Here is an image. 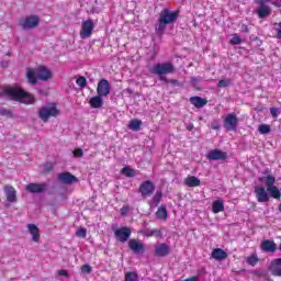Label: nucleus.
<instances>
[{
    "instance_id": "nucleus-1",
    "label": "nucleus",
    "mask_w": 281,
    "mask_h": 281,
    "mask_svg": "<svg viewBox=\"0 0 281 281\" xmlns=\"http://www.w3.org/2000/svg\"><path fill=\"white\" fill-rule=\"evenodd\" d=\"M2 94L5 95V98L13 100L14 102H23V104H35L36 98L34 94L26 92L21 87H12L8 86L3 88Z\"/></svg>"
},
{
    "instance_id": "nucleus-2",
    "label": "nucleus",
    "mask_w": 281,
    "mask_h": 281,
    "mask_svg": "<svg viewBox=\"0 0 281 281\" xmlns=\"http://www.w3.org/2000/svg\"><path fill=\"white\" fill-rule=\"evenodd\" d=\"M179 14H177V12H172L168 9H164L160 12V16H159V24L156 27V32L157 34L161 35L164 34V32L166 31V25H170L171 23H175L178 19Z\"/></svg>"
},
{
    "instance_id": "nucleus-3",
    "label": "nucleus",
    "mask_w": 281,
    "mask_h": 281,
    "mask_svg": "<svg viewBox=\"0 0 281 281\" xmlns=\"http://www.w3.org/2000/svg\"><path fill=\"white\" fill-rule=\"evenodd\" d=\"M58 115H60V111H58L56 103L44 105L38 110V117L44 123L49 122V117H58Z\"/></svg>"
},
{
    "instance_id": "nucleus-4",
    "label": "nucleus",
    "mask_w": 281,
    "mask_h": 281,
    "mask_svg": "<svg viewBox=\"0 0 281 281\" xmlns=\"http://www.w3.org/2000/svg\"><path fill=\"white\" fill-rule=\"evenodd\" d=\"M150 74L159 76L160 80H166V75L172 74L175 71V66L170 63L156 64L149 69Z\"/></svg>"
},
{
    "instance_id": "nucleus-5",
    "label": "nucleus",
    "mask_w": 281,
    "mask_h": 281,
    "mask_svg": "<svg viewBox=\"0 0 281 281\" xmlns=\"http://www.w3.org/2000/svg\"><path fill=\"white\" fill-rule=\"evenodd\" d=\"M38 23H41L38 15H29L19 21L22 30H34V27H38Z\"/></svg>"
},
{
    "instance_id": "nucleus-6",
    "label": "nucleus",
    "mask_w": 281,
    "mask_h": 281,
    "mask_svg": "<svg viewBox=\"0 0 281 281\" xmlns=\"http://www.w3.org/2000/svg\"><path fill=\"white\" fill-rule=\"evenodd\" d=\"M94 27H95V24H93V21L91 20L85 21L80 30L81 38H91V34H93Z\"/></svg>"
},
{
    "instance_id": "nucleus-7",
    "label": "nucleus",
    "mask_w": 281,
    "mask_h": 281,
    "mask_svg": "<svg viewBox=\"0 0 281 281\" xmlns=\"http://www.w3.org/2000/svg\"><path fill=\"white\" fill-rule=\"evenodd\" d=\"M25 190L31 194H41L47 191V184L46 183H29L26 184Z\"/></svg>"
},
{
    "instance_id": "nucleus-8",
    "label": "nucleus",
    "mask_w": 281,
    "mask_h": 281,
    "mask_svg": "<svg viewBox=\"0 0 281 281\" xmlns=\"http://www.w3.org/2000/svg\"><path fill=\"white\" fill-rule=\"evenodd\" d=\"M97 93L98 95H101L102 98L109 95L111 93V83H109V80L101 79L97 87Z\"/></svg>"
},
{
    "instance_id": "nucleus-9",
    "label": "nucleus",
    "mask_w": 281,
    "mask_h": 281,
    "mask_svg": "<svg viewBox=\"0 0 281 281\" xmlns=\"http://www.w3.org/2000/svg\"><path fill=\"white\" fill-rule=\"evenodd\" d=\"M255 194L258 203H268L269 199H271L269 191L265 187H255Z\"/></svg>"
},
{
    "instance_id": "nucleus-10",
    "label": "nucleus",
    "mask_w": 281,
    "mask_h": 281,
    "mask_svg": "<svg viewBox=\"0 0 281 281\" xmlns=\"http://www.w3.org/2000/svg\"><path fill=\"white\" fill-rule=\"evenodd\" d=\"M114 236L120 243H126L131 238V228L121 227L114 231Z\"/></svg>"
},
{
    "instance_id": "nucleus-11",
    "label": "nucleus",
    "mask_w": 281,
    "mask_h": 281,
    "mask_svg": "<svg viewBox=\"0 0 281 281\" xmlns=\"http://www.w3.org/2000/svg\"><path fill=\"white\" fill-rule=\"evenodd\" d=\"M139 192L142 196H151L153 192H155V183L150 180L143 182L139 186Z\"/></svg>"
},
{
    "instance_id": "nucleus-12",
    "label": "nucleus",
    "mask_w": 281,
    "mask_h": 281,
    "mask_svg": "<svg viewBox=\"0 0 281 281\" xmlns=\"http://www.w3.org/2000/svg\"><path fill=\"white\" fill-rule=\"evenodd\" d=\"M206 158L210 159V161L225 160L227 159V153L221 149H213L207 153Z\"/></svg>"
},
{
    "instance_id": "nucleus-13",
    "label": "nucleus",
    "mask_w": 281,
    "mask_h": 281,
    "mask_svg": "<svg viewBox=\"0 0 281 281\" xmlns=\"http://www.w3.org/2000/svg\"><path fill=\"white\" fill-rule=\"evenodd\" d=\"M4 194L8 203H16V189H14V187L10 184L4 186Z\"/></svg>"
},
{
    "instance_id": "nucleus-14",
    "label": "nucleus",
    "mask_w": 281,
    "mask_h": 281,
    "mask_svg": "<svg viewBox=\"0 0 281 281\" xmlns=\"http://www.w3.org/2000/svg\"><path fill=\"white\" fill-rule=\"evenodd\" d=\"M224 125L227 131H236V126H238V117L235 114H228L224 121Z\"/></svg>"
},
{
    "instance_id": "nucleus-15",
    "label": "nucleus",
    "mask_w": 281,
    "mask_h": 281,
    "mask_svg": "<svg viewBox=\"0 0 281 281\" xmlns=\"http://www.w3.org/2000/svg\"><path fill=\"white\" fill-rule=\"evenodd\" d=\"M36 76L38 80L47 81L52 79V70L47 67L41 66L36 70Z\"/></svg>"
},
{
    "instance_id": "nucleus-16",
    "label": "nucleus",
    "mask_w": 281,
    "mask_h": 281,
    "mask_svg": "<svg viewBox=\"0 0 281 281\" xmlns=\"http://www.w3.org/2000/svg\"><path fill=\"white\" fill-rule=\"evenodd\" d=\"M27 229L32 236L33 243H38L41 240V233L38 226H36L35 224H27Z\"/></svg>"
},
{
    "instance_id": "nucleus-17",
    "label": "nucleus",
    "mask_w": 281,
    "mask_h": 281,
    "mask_svg": "<svg viewBox=\"0 0 281 281\" xmlns=\"http://www.w3.org/2000/svg\"><path fill=\"white\" fill-rule=\"evenodd\" d=\"M128 246L134 254H144V244L137 241V239H131Z\"/></svg>"
},
{
    "instance_id": "nucleus-18",
    "label": "nucleus",
    "mask_w": 281,
    "mask_h": 281,
    "mask_svg": "<svg viewBox=\"0 0 281 281\" xmlns=\"http://www.w3.org/2000/svg\"><path fill=\"white\" fill-rule=\"evenodd\" d=\"M260 7L257 9V14L259 19H267V16L271 15V8L265 5V3L259 4Z\"/></svg>"
},
{
    "instance_id": "nucleus-19",
    "label": "nucleus",
    "mask_w": 281,
    "mask_h": 281,
    "mask_svg": "<svg viewBox=\"0 0 281 281\" xmlns=\"http://www.w3.org/2000/svg\"><path fill=\"white\" fill-rule=\"evenodd\" d=\"M261 249L263 251H268L270 254H273V252H276L277 245H276V243L273 240L267 239V240H263L261 243Z\"/></svg>"
},
{
    "instance_id": "nucleus-20",
    "label": "nucleus",
    "mask_w": 281,
    "mask_h": 281,
    "mask_svg": "<svg viewBox=\"0 0 281 281\" xmlns=\"http://www.w3.org/2000/svg\"><path fill=\"white\" fill-rule=\"evenodd\" d=\"M184 184H187L188 188H199V186H201V179L194 176H189L184 179Z\"/></svg>"
},
{
    "instance_id": "nucleus-21",
    "label": "nucleus",
    "mask_w": 281,
    "mask_h": 281,
    "mask_svg": "<svg viewBox=\"0 0 281 281\" xmlns=\"http://www.w3.org/2000/svg\"><path fill=\"white\" fill-rule=\"evenodd\" d=\"M170 254V247L166 244H160L156 246V256L164 258V256H168Z\"/></svg>"
},
{
    "instance_id": "nucleus-22",
    "label": "nucleus",
    "mask_w": 281,
    "mask_h": 281,
    "mask_svg": "<svg viewBox=\"0 0 281 281\" xmlns=\"http://www.w3.org/2000/svg\"><path fill=\"white\" fill-rule=\"evenodd\" d=\"M212 212H213V214H218L221 212H225V203L223 202V200H215L212 203Z\"/></svg>"
},
{
    "instance_id": "nucleus-23",
    "label": "nucleus",
    "mask_w": 281,
    "mask_h": 281,
    "mask_svg": "<svg viewBox=\"0 0 281 281\" xmlns=\"http://www.w3.org/2000/svg\"><path fill=\"white\" fill-rule=\"evenodd\" d=\"M270 271H271L272 276H278V277L281 276V258L272 261V263L270 266Z\"/></svg>"
},
{
    "instance_id": "nucleus-24",
    "label": "nucleus",
    "mask_w": 281,
    "mask_h": 281,
    "mask_svg": "<svg viewBox=\"0 0 281 281\" xmlns=\"http://www.w3.org/2000/svg\"><path fill=\"white\" fill-rule=\"evenodd\" d=\"M102 104H104V100L102 99V95H100V94L92 97L90 99V106L92 109H101Z\"/></svg>"
},
{
    "instance_id": "nucleus-25",
    "label": "nucleus",
    "mask_w": 281,
    "mask_h": 281,
    "mask_svg": "<svg viewBox=\"0 0 281 281\" xmlns=\"http://www.w3.org/2000/svg\"><path fill=\"white\" fill-rule=\"evenodd\" d=\"M191 104H193V106H195L196 109H203V106H205V104H207V100L200 98V97H192L190 99Z\"/></svg>"
},
{
    "instance_id": "nucleus-26",
    "label": "nucleus",
    "mask_w": 281,
    "mask_h": 281,
    "mask_svg": "<svg viewBox=\"0 0 281 281\" xmlns=\"http://www.w3.org/2000/svg\"><path fill=\"white\" fill-rule=\"evenodd\" d=\"M212 258H214V260H225L227 258V252L221 248H215L212 251Z\"/></svg>"
},
{
    "instance_id": "nucleus-27",
    "label": "nucleus",
    "mask_w": 281,
    "mask_h": 281,
    "mask_svg": "<svg viewBox=\"0 0 281 281\" xmlns=\"http://www.w3.org/2000/svg\"><path fill=\"white\" fill-rule=\"evenodd\" d=\"M260 181H262L266 184V188H273L276 184V177L273 176H267L265 178H260Z\"/></svg>"
},
{
    "instance_id": "nucleus-28",
    "label": "nucleus",
    "mask_w": 281,
    "mask_h": 281,
    "mask_svg": "<svg viewBox=\"0 0 281 281\" xmlns=\"http://www.w3.org/2000/svg\"><path fill=\"white\" fill-rule=\"evenodd\" d=\"M162 193L161 191H157L154 198L149 201L150 207H157L161 202Z\"/></svg>"
},
{
    "instance_id": "nucleus-29",
    "label": "nucleus",
    "mask_w": 281,
    "mask_h": 281,
    "mask_svg": "<svg viewBox=\"0 0 281 281\" xmlns=\"http://www.w3.org/2000/svg\"><path fill=\"white\" fill-rule=\"evenodd\" d=\"M156 216L159 221H166V218H168V211L166 210V206H160L156 212Z\"/></svg>"
},
{
    "instance_id": "nucleus-30",
    "label": "nucleus",
    "mask_w": 281,
    "mask_h": 281,
    "mask_svg": "<svg viewBox=\"0 0 281 281\" xmlns=\"http://www.w3.org/2000/svg\"><path fill=\"white\" fill-rule=\"evenodd\" d=\"M26 77L31 85H36L38 82L36 79L38 77L36 76V71H34V69H29L26 72Z\"/></svg>"
},
{
    "instance_id": "nucleus-31",
    "label": "nucleus",
    "mask_w": 281,
    "mask_h": 281,
    "mask_svg": "<svg viewBox=\"0 0 281 281\" xmlns=\"http://www.w3.org/2000/svg\"><path fill=\"white\" fill-rule=\"evenodd\" d=\"M267 192H269L272 199H280L281 196V192H280V189H278V187H270L267 189Z\"/></svg>"
},
{
    "instance_id": "nucleus-32",
    "label": "nucleus",
    "mask_w": 281,
    "mask_h": 281,
    "mask_svg": "<svg viewBox=\"0 0 281 281\" xmlns=\"http://www.w3.org/2000/svg\"><path fill=\"white\" fill-rule=\"evenodd\" d=\"M58 180L61 183H71V173L70 172L59 173Z\"/></svg>"
},
{
    "instance_id": "nucleus-33",
    "label": "nucleus",
    "mask_w": 281,
    "mask_h": 281,
    "mask_svg": "<svg viewBox=\"0 0 281 281\" xmlns=\"http://www.w3.org/2000/svg\"><path fill=\"white\" fill-rule=\"evenodd\" d=\"M258 132L260 133V135H269V133H271V125L260 124L258 127Z\"/></svg>"
},
{
    "instance_id": "nucleus-34",
    "label": "nucleus",
    "mask_w": 281,
    "mask_h": 281,
    "mask_svg": "<svg viewBox=\"0 0 281 281\" xmlns=\"http://www.w3.org/2000/svg\"><path fill=\"white\" fill-rule=\"evenodd\" d=\"M125 281H139V276L137 272H126Z\"/></svg>"
},
{
    "instance_id": "nucleus-35",
    "label": "nucleus",
    "mask_w": 281,
    "mask_h": 281,
    "mask_svg": "<svg viewBox=\"0 0 281 281\" xmlns=\"http://www.w3.org/2000/svg\"><path fill=\"white\" fill-rule=\"evenodd\" d=\"M140 126H142V121L133 120L130 122L131 131H139Z\"/></svg>"
},
{
    "instance_id": "nucleus-36",
    "label": "nucleus",
    "mask_w": 281,
    "mask_h": 281,
    "mask_svg": "<svg viewBox=\"0 0 281 281\" xmlns=\"http://www.w3.org/2000/svg\"><path fill=\"white\" fill-rule=\"evenodd\" d=\"M246 262L251 267H256V265H258V255H251L250 257L246 258Z\"/></svg>"
},
{
    "instance_id": "nucleus-37",
    "label": "nucleus",
    "mask_w": 281,
    "mask_h": 281,
    "mask_svg": "<svg viewBox=\"0 0 281 281\" xmlns=\"http://www.w3.org/2000/svg\"><path fill=\"white\" fill-rule=\"evenodd\" d=\"M122 175H124L125 177H135L137 173L134 169H131L128 167H125L122 169Z\"/></svg>"
},
{
    "instance_id": "nucleus-38",
    "label": "nucleus",
    "mask_w": 281,
    "mask_h": 281,
    "mask_svg": "<svg viewBox=\"0 0 281 281\" xmlns=\"http://www.w3.org/2000/svg\"><path fill=\"white\" fill-rule=\"evenodd\" d=\"M76 236L78 238H87V228H85V227L77 228Z\"/></svg>"
},
{
    "instance_id": "nucleus-39",
    "label": "nucleus",
    "mask_w": 281,
    "mask_h": 281,
    "mask_svg": "<svg viewBox=\"0 0 281 281\" xmlns=\"http://www.w3.org/2000/svg\"><path fill=\"white\" fill-rule=\"evenodd\" d=\"M76 82L81 89H85V87H87V78L85 77H78Z\"/></svg>"
},
{
    "instance_id": "nucleus-40",
    "label": "nucleus",
    "mask_w": 281,
    "mask_h": 281,
    "mask_svg": "<svg viewBox=\"0 0 281 281\" xmlns=\"http://www.w3.org/2000/svg\"><path fill=\"white\" fill-rule=\"evenodd\" d=\"M243 43V40L237 34H234L231 40V45H240Z\"/></svg>"
},
{
    "instance_id": "nucleus-41",
    "label": "nucleus",
    "mask_w": 281,
    "mask_h": 281,
    "mask_svg": "<svg viewBox=\"0 0 281 281\" xmlns=\"http://www.w3.org/2000/svg\"><path fill=\"white\" fill-rule=\"evenodd\" d=\"M0 115H2L3 117H14V114L7 109L0 110Z\"/></svg>"
},
{
    "instance_id": "nucleus-42",
    "label": "nucleus",
    "mask_w": 281,
    "mask_h": 281,
    "mask_svg": "<svg viewBox=\"0 0 281 281\" xmlns=\"http://www.w3.org/2000/svg\"><path fill=\"white\" fill-rule=\"evenodd\" d=\"M229 85H232V80L229 79H223V80H220L218 83H217V87H229Z\"/></svg>"
},
{
    "instance_id": "nucleus-43",
    "label": "nucleus",
    "mask_w": 281,
    "mask_h": 281,
    "mask_svg": "<svg viewBox=\"0 0 281 281\" xmlns=\"http://www.w3.org/2000/svg\"><path fill=\"white\" fill-rule=\"evenodd\" d=\"M270 113H271V115H272V117H278V115H280V109H278V108H271L270 109Z\"/></svg>"
},
{
    "instance_id": "nucleus-44",
    "label": "nucleus",
    "mask_w": 281,
    "mask_h": 281,
    "mask_svg": "<svg viewBox=\"0 0 281 281\" xmlns=\"http://www.w3.org/2000/svg\"><path fill=\"white\" fill-rule=\"evenodd\" d=\"M74 157H82L85 155V151H82L81 148H77L72 151Z\"/></svg>"
},
{
    "instance_id": "nucleus-45",
    "label": "nucleus",
    "mask_w": 281,
    "mask_h": 281,
    "mask_svg": "<svg viewBox=\"0 0 281 281\" xmlns=\"http://www.w3.org/2000/svg\"><path fill=\"white\" fill-rule=\"evenodd\" d=\"M81 271H82V273H91L92 268L89 265H85L81 267Z\"/></svg>"
},
{
    "instance_id": "nucleus-46",
    "label": "nucleus",
    "mask_w": 281,
    "mask_h": 281,
    "mask_svg": "<svg viewBox=\"0 0 281 281\" xmlns=\"http://www.w3.org/2000/svg\"><path fill=\"white\" fill-rule=\"evenodd\" d=\"M121 214H122V216H126L128 214V206H123L121 209Z\"/></svg>"
},
{
    "instance_id": "nucleus-47",
    "label": "nucleus",
    "mask_w": 281,
    "mask_h": 281,
    "mask_svg": "<svg viewBox=\"0 0 281 281\" xmlns=\"http://www.w3.org/2000/svg\"><path fill=\"white\" fill-rule=\"evenodd\" d=\"M58 276H65L66 278H69V272H67V270H59Z\"/></svg>"
},
{
    "instance_id": "nucleus-48",
    "label": "nucleus",
    "mask_w": 281,
    "mask_h": 281,
    "mask_svg": "<svg viewBox=\"0 0 281 281\" xmlns=\"http://www.w3.org/2000/svg\"><path fill=\"white\" fill-rule=\"evenodd\" d=\"M45 172H52V165L47 164L45 165Z\"/></svg>"
},
{
    "instance_id": "nucleus-49",
    "label": "nucleus",
    "mask_w": 281,
    "mask_h": 281,
    "mask_svg": "<svg viewBox=\"0 0 281 281\" xmlns=\"http://www.w3.org/2000/svg\"><path fill=\"white\" fill-rule=\"evenodd\" d=\"M212 128L214 131H218L221 128V125H218V123L212 124Z\"/></svg>"
},
{
    "instance_id": "nucleus-50",
    "label": "nucleus",
    "mask_w": 281,
    "mask_h": 281,
    "mask_svg": "<svg viewBox=\"0 0 281 281\" xmlns=\"http://www.w3.org/2000/svg\"><path fill=\"white\" fill-rule=\"evenodd\" d=\"M269 1H271V0H256V2H257L258 4L267 3V2H269Z\"/></svg>"
},
{
    "instance_id": "nucleus-51",
    "label": "nucleus",
    "mask_w": 281,
    "mask_h": 281,
    "mask_svg": "<svg viewBox=\"0 0 281 281\" xmlns=\"http://www.w3.org/2000/svg\"><path fill=\"white\" fill-rule=\"evenodd\" d=\"M78 181V178H76L75 176H71V183H76Z\"/></svg>"
},
{
    "instance_id": "nucleus-52",
    "label": "nucleus",
    "mask_w": 281,
    "mask_h": 281,
    "mask_svg": "<svg viewBox=\"0 0 281 281\" xmlns=\"http://www.w3.org/2000/svg\"><path fill=\"white\" fill-rule=\"evenodd\" d=\"M277 36H278V38H281V30L280 29H278Z\"/></svg>"
},
{
    "instance_id": "nucleus-53",
    "label": "nucleus",
    "mask_w": 281,
    "mask_h": 281,
    "mask_svg": "<svg viewBox=\"0 0 281 281\" xmlns=\"http://www.w3.org/2000/svg\"><path fill=\"white\" fill-rule=\"evenodd\" d=\"M157 232L158 231H153V233L150 235H148V236H153V235L157 234Z\"/></svg>"
},
{
    "instance_id": "nucleus-54",
    "label": "nucleus",
    "mask_w": 281,
    "mask_h": 281,
    "mask_svg": "<svg viewBox=\"0 0 281 281\" xmlns=\"http://www.w3.org/2000/svg\"><path fill=\"white\" fill-rule=\"evenodd\" d=\"M244 32H246V33H247V32H249V30L247 29V26H245V30H244Z\"/></svg>"
},
{
    "instance_id": "nucleus-55",
    "label": "nucleus",
    "mask_w": 281,
    "mask_h": 281,
    "mask_svg": "<svg viewBox=\"0 0 281 281\" xmlns=\"http://www.w3.org/2000/svg\"><path fill=\"white\" fill-rule=\"evenodd\" d=\"M279 251H281V244L279 245Z\"/></svg>"
}]
</instances>
